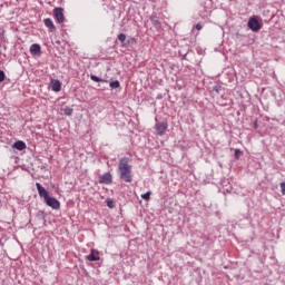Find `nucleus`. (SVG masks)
<instances>
[{
	"mask_svg": "<svg viewBox=\"0 0 285 285\" xmlns=\"http://www.w3.org/2000/svg\"><path fill=\"white\" fill-rule=\"evenodd\" d=\"M119 178L127 184L132 181V165H130V158L122 157L118 165Z\"/></svg>",
	"mask_w": 285,
	"mask_h": 285,
	"instance_id": "f257e3e1",
	"label": "nucleus"
},
{
	"mask_svg": "<svg viewBox=\"0 0 285 285\" xmlns=\"http://www.w3.org/2000/svg\"><path fill=\"white\" fill-rule=\"evenodd\" d=\"M247 26H248L249 30H252L253 32H259L262 30L259 20H257V18H255V17L249 18Z\"/></svg>",
	"mask_w": 285,
	"mask_h": 285,
	"instance_id": "f03ea898",
	"label": "nucleus"
},
{
	"mask_svg": "<svg viewBox=\"0 0 285 285\" xmlns=\"http://www.w3.org/2000/svg\"><path fill=\"white\" fill-rule=\"evenodd\" d=\"M45 204H47V206H49V208H52L53 210H59L61 208V203H59L55 197L49 196L45 200Z\"/></svg>",
	"mask_w": 285,
	"mask_h": 285,
	"instance_id": "7ed1b4c3",
	"label": "nucleus"
},
{
	"mask_svg": "<svg viewBox=\"0 0 285 285\" xmlns=\"http://www.w3.org/2000/svg\"><path fill=\"white\" fill-rule=\"evenodd\" d=\"M155 130H156L157 135L163 137V135H166V130H168V122H166V121L156 122Z\"/></svg>",
	"mask_w": 285,
	"mask_h": 285,
	"instance_id": "20e7f679",
	"label": "nucleus"
},
{
	"mask_svg": "<svg viewBox=\"0 0 285 285\" xmlns=\"http://www.w3.org/2000/svg\"><path fill=\"white\" fill-rule=\"evenodd\" d=\"M53 17L58 21V23H63V21H66V17L63 16V8L61 7L55 8Z\"/></svg>",
	"mask_w": 285,
	"mask_h": 285,
	"instance_id": "39448f33",
	"label": "nucleus"
},
{
	"mask_svg": "<svg viewBox=\"0 0 285 285\" xmlns=\"http://www.w3.org/2000/svg\"><path fill=\"white\" fill-rule=\"evenodd\" d=\"M36 188H37V190H38V195H39L40 197H42L45 200L50 197V194L48 193V190H46V189L43 188V186H42L40 183H37V184H36Z\"/></svg>",
	"mask_w": 285,
	"mask_h": 285,
	"instance_id": "423d86ee",
	"label": "nucleus"
},
{
	"mask_svg": "<svg viewBox=\"0 0 285 285\" xmlns=\"http://www.w3.org/2000/svg\"><path fill=\"white\" fill-rule=\"evenodd\" d=\"M86 259L88 262H99L101 258L99 257V250L97 249H91L90 254L86 256Z\"/></svg>",
	"mask_w": 285,
	"mask_h": 285,
	"instance_id": "0eeeda50",
	"label": "nucleus"
},
{
	"mask_svg": "<svg viewBox=\"0 0 285 285\" xmlns=\"http://www.w3.org/2000/svg\"><path fill=\"white\" fill-rule=\"evenodd\" d=\"M99 184H112V175L110 173H106L99 176Z\"/></svg>",
	"mask_w": 285,
	"mask_h": 285,
	"instance_id": "6e6552de",
	"label": "nucleus"
},
{
	"mask_svg": "<svg viewBox=\"0 0 285 285\" xmlns=\"http://www.w3.org/2000/svg\"><path fill=\"white\" fill-rule=\"evenodd\" d=\"M150 21L153 26L156 28V30H161V22L159 21V18H157L155 14L150 17Z\"/></svg>",
	"mask_w": 285,
	"mask_h": 285,
	"instance_id": "1a4fd4ad",
	"label": "nucleus"
},
{
	"mask_svg": "<svg viewBox=\"0 0 285 285\" xmlns=\"http://www.w3.org/2000/svg\"><path fill=\"white\" fill-rule=\"evenodd\" d=\"M51 90H53V92H61V81L52 80L51 81Z\"/></svg>",
	"mask_w": 285,
	"mask_h": 285,
	"instance_id": "9d476101",
	"label": "nucleus"
},
{
	"mask_svg": "<svg viewBox=\"0 0 285 285\" xmlns=\"http://www.w3.org/2000/svg\"><path fill=\"white\" fill-rule=\"evenodd\" d=\"M45 26L49 28L50 32H55L57 30V27H55V23L52 22V19L46 18L45 19Z\"/></svg>",
	"mask_w": 285,
	"mask_h": 285,
	"instance_id": "9b49d317",
	"label": "nucleus"
},
{
	"mask_svg": "<svg viewBox=\"0 0 285 285\" xmlns=\"http://www.w3.org/2000/svg\"><path fill=\"white\" fill-rule=\"evenodd\" d=\"M31 55H41V46L39 43H33L30 47Z\"/></svg>",
	"mask_w": 285,
	"mask_h": 285,
	"instance_id": "f8f14e48",
	"label": "nucleus"
},
{
	"mask_svg": "<svg viewBox=\"0 0 285 285\" xmlns=\"http://www.w3.org/2000/svg\"><path fill=\"white\" fill-rule=\"evenodd\" d=\"M12 148L16 150H26V142L23 140H17L13 145Z\"/></svg>",
	"mask_w": 285,
	"mask_h": 285,
	"instance_id": "ddd939ff",
	"label": "nucleus"
},
{
	"mask_svg": "<svg viewBox=\"0 0 285 285\" xmlns=\"http://www.w3.org/2000/svg\"><path fill=\"white\" fill-rule=\"evenodd\" d=\"M91 81H95L96 83H108V80L101 79L100 77H97L95 75H90Z\"/></svg>",
	"mask_w": 285,
	"mask_h": 285,
	"instance_id": "4468645a",
	"label": "nucleus"
},
{
	"mask_svg": "<svg viewBox=\"0 0 285 285\" xmlns=\"http://www.w3.org/2000/svg\"><path fill=\"white\" fill-rule=\"evenodd\" d=\"M118 39L122 43V48H128V43H126V33H119Z\"/></svg>",
	"mask_w": 285,
	"mask_h": 285,
	"instance_id": "2eb2a0df",
	"label": "nucleus"
},
{
	"mask_svg": "<svg viewBox=\"0 0 285 285\" xmlns=\"http://www.w3.org/2000/svg\"><path fill=\"white\" fill-rule=\"evenodd\" d=\"M36 217H37V219H39L40 222H43V219H46V212L39 210V212L36 214Z\"/></svg>",
	"mask_w": 285,
	"mask_h": 285,
	"instance_id": "dca6fc26",
	"label": "nucleus"
},
{
	"mask_svg": "<svg viewBox=\"0 0 285 285\" xmlns=\"http://www.w3.org/2000/svg\"><path fill=\"white\" fill-rule=\"evenodd\" d=\"M109 86H110V88H112L115 90V89L119 88L120 82H119V80H114V81L109 82Z\"/></svg>",
	"mask_w": 285,
	"mask_h": 285,
	"instance_id": "f3484780",
	"label": "nucleus"
},
{
	"mask_svg": "<svg viewBox=\"0 0 285 285\" xmlns=\"http://www.w3.org/2000/svg\"><path fill=\"white\" fill-rule=\"evenodd\" d=\"M242 155H244V151H242L240 149H235L234 151L235 159H239Z\"/></svg>",
	"mask_w": 285,
	"mask_h": 285,
	"instance_id": "a211bd4d",
	"label": "nucleus"
},
{
	"mask_svg": "<svg viewBox=\"0 0 285 285\" xmlns=\"http://www.w3.org/2000/svg\"><path fill=\"white\" fill-rule=\"evenodd\" d=\"M63 112H65V115H67V117H70L72 115V112H73V109L70 108V107H66L63 109Z\"/></svg>",
	"mask_w": 285,
	"mask_h": 285,
	"instance_id": "6ab92c4d",
	"label": "nucleus"
},
{
	"mask_svg": "<svg viewBox=\"0 0 285 285\" xmlns=\"http://www.w3.org/2000/svg\"><path fill=\"white\" fill-rule=\"evenodd\" d=\"M106 204H107L108 208H115V202L112 199L107 198Z\"/></svg>",
	"mask_w": 285,
	"mask_h": 285,
	"instance_id": "aec40b11",
	"label": "nucleus"
},
{
	"mask_svg": "<svg viewBox=\"0 0 285 285\" xmlns=\"http://www.w3.org/2000/svg\"><path fill=\"white\" fill-rule=\"evenodd\" d=\"M3 81H6V72L0 70V83H3Z\"/></svg>",
	"mask_w": 285,
	"mask_h": 285,
	"instance_id": "412c9836",
	"label": "nucleus"
},
{
	"mask_svg": "<svg viewBox=\"0 0 285 285\" xmlns=\"http://www.w3.org/2000/svg\"><path fill=\"white\" fill-rule=\"evenodd\" d=\"M141 197L145 199V202L150 200V191L142 194Z\"/></svg>",
	"mask_w": 285,
	"mask_h": 285,
	"instance_id": "4be33fe9",
	"label": "nucleus"
},
{
	"mask_svg": "<svg viewBox=\"0 0 285 285\" xmlns=\"http://www.w3.org/2000/svg\"><path fill=\"white\" fill-rule=\"evenodd\" d=\"M126 43H127V47H129L130 43H137V39L130 38Z\"/></svg>",
	"mask_w": 285,
	"mask_h": 285,
	"instance_id": "5701e85b",
	"label": "nucleus"
},
{
	"mask_svg": "<svg viewBox=\"0 0 285 285\" xmlns=\"http://www.w3.org/2000/svg\"><path fill=\"white\" fill-rule=\"evenodd\" d=\"M213 90L214 92H217L219 95V92L222 91V86H215Z\"/></svg>",
	"mask_w": 285,
	"mask_h": 285,
	"instance_id": "b1692460",
	"label": "nucleus"
},
{
	"mask_svg": "<svg viewBox=\"0 0 285 285\" xmlns=\"http://www.w3.org/2000/svg\"><path fill=\"white\" fill-rule=\"evenodd\" d=\"M282 195H285V181L281 183Z\"/></svg>",
	"mask_w": 285,
	"mask_h": 285,
	"instance_id": "393cba45",
	"label": "nucleus"
},
{
	"mask_svg": "<svg viewBox=\"0 0 285 285\" xmlns=\"http://www.w3.org/2000/svg\"><path fill=\"white\" fill-rule=\"evenodd\" d=\"M202 28H203V27H202V23H197V24H196V30H202Z\"/></svg>",
	"mask_w": 285,
	"mask_h": 285,
	"instance_id": "a878e982",
	"label": "nucleus"
},
{
	"mask_svg": "<svg viewBox=\"0 0 285 285\" xmlns=\"http://www.w3.org/2000/svg\"><path fill=\"white\" fill-rule=\"evenodd\" d=\"M6 31L2 29V28H0V37H3V33H4Z\"/></svg>",
	"mask_w": 285,
	"mask_h": 285,
	"instance_id": "bb28decb",
	"label": "nucleus"
},
{
	"mask_svg": "<svg viewBox=\"0 0 285 285\" xmlns=\"http://www.w3.org/2000/svg\"><path fill=\"white\" fill-rule=\"evenodd\" d=\"M254 128L257 130V120L254 121Z\"/></svg>",
	"mask_w": 285,
	"mask_h": 285,
	"instance_id": "cd10ccee",
	"label": "nucleus"
}]
</instances>
